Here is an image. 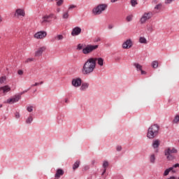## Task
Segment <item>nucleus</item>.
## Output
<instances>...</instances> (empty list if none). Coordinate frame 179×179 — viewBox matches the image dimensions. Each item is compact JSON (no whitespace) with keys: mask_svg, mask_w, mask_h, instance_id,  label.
<instances>
[{"mask_svg":"<svg viewBox=\"0 0 179 179\" xmlns=\"http://www.w3.org/2000/svg\"><path fill=\"white\" fill-rule=\"evenodd\" d=\"M96 63H95L93 57L87 59L82 69L83 75H90L93 73V72H94V69H96Z\"/></svg>","mask_w":179,"mask_h":179,"instance_id":"1","label":"nucleus"},{"mask_svg":"<svg viewBox=\"0 0 179 179\" xmlns=\"http://www.w3.org/2000/svg\"><path fill=\"white\" fill-rule=\"evenodd\" d=\"M159 125L153 124L148 128V133H147V138L149 139H153L156 138L157 135H159Z\"/></svg>","mask_w":179,"mask_h":179,"instance_id":"2","label":"nucleus"},{"mask_svg":"<svg viewBox=\"0 0 179 179\" xmlns=\"http://www.w3.org/2000/svg\"><path fill=\"white\" fill-rule=\"evenodd\" d=\"M97 48H99V45H87L83 48L82 52L84 55H89V54H92V52L97 50Z\"/></svg>","mask_w":179,"mask_h":179,"instance_id":"3","label":"nucleus"},{"mask_svg":"<svg viewBox=\"0 0 179 179\" xmlns=\"http://www.w3.org/2000/svg\"><path fill=\"white\" fill-rule=\"evenodd\" d=\"M107 4H99L96 7L92 9V13L93 15H95L96 16L99 15H101L106 9H107Z\"/></svg>","mask_w":179,"mask_h":179,"instance_id":"4","label":"nucleus"},{"mask_svg":"<svg viewBox=\"0 0 179 179\" xmlns=\"http://www.w3.org/2000/svg\"><path fill=\"white\" fill-rule=\"evenodd\" d=\"M178 150H177V149H176L175 148H169L165 150L164 153L168 160H173V159H174V156H173V154L178 153Z\"/></svg>","mask_w":179,"mask_h":179,"instance_id":"5","label":"nucleus"},{"mask_svg":"<svg viewBox=\"0 0 179 179\" xmlns=\"http://www.w3.org/2000/svg\"><path fill=\"white\" fill-rule=\"evenodd\" d=\"M51 19H57L55 14L51 13L50 15H45L42 17L41 20V24H45V23H51Z\"/></svg>","mask_w":179,"mask_h":179,"instance_id":"6","label":"nucleus"},{"mask_svg":"<svg viewBox=\"0 0 179 179\" xmlns=\"http://www.w3.org/2000/svg\"><path fill=\"white\" fill-rule=\"evenodd\" d=\"M153 16V13L152 12L145 13L141 18L140 19V23L143 24V23H146L147 20H149Z\"/></svg>","mask_w":179,"mask_h":179,"instance_id":"7","label":"nucleus"},{"mask_svg":"<svg viewBox=\"0 0 179 179\" xmlns=\"http://www.w3.org/2000/svg\"><path fill=\"white\" fill-rule=\"evenodd\" d=\"M15 16L17 19H22V17H24V16H26V11L23 8H17L15 10Z\"/></svg>","mask_w":179,"mask_h":179,"instance_id":"8","label":"nucleus"},{"mask_svg":"<svg viewBox=\"0 0 179 179\" xmlns=\"http://www.w3.org/2000/svg\"><path fill=\"white\" fill-rule=\"evenodd\" d=\"M34 37L37 40H43V38H45V37H47V31H38L34 35Z\"/></svg>","mask_w":179,"mask_h":179,"instance_id":"9","label":"nucleus"},{"mask_svg":"<svg viewBox=\"0 0 179 179\" xmlns=\"http://www.w3.org/2000/svg\"><path fill=\"white\" fill-rule=\"evenodd\" d=\"M20 100V95H15L12 98H10L6 100L5 103L7 104H15V103H17Z\"/></svg>","mask_w":179,"mask_h":179,"instance_id":"10","label":"nucleus"},{"mask_svg":"<svg viewBox=\"0 0 179 179\" xmlns=\"http://www.w3.org/2000/svg\"><path fill=\"white\" fill-rule=\"evenodd\" d=\"M132 45H134V43H132V40L127 39L126 41H124L122 43V48H124V50H129V48H132Z\"/></svg>","mask_w":179,"mask_h":179,"instance_id":"11","label":"nucleus"},{"mask_svg":"<svg viewBox=\"0 0 179 179\" xmlns=\"http://www.w3.org/2000/svg\"><path fill=\"white\" fill-rule=\"evenodd\" d=\"M47 50V47L45 46H42L36 50L35 52V57H41L43 55V52Z\"/></svg>","mask_w":179,"mask_h":179,"instance_id":"12","label":"nucleus"},{"mask_svg":"<svg viewBox=\"0 0 179 179\" xmlns=\"http://www.w3.org/2000/svg\"><path fill=\"white\" fill-rule=\"evenodd\" d=\"M80 33H82V29L79 27H76L72 29L71 36H73V37H75L76 36H79Z\"/></svg>","mask_w":179,"mask_h":179,"instance_id":"13","label":"nucleus"},{"mask_svg":"<svg viewBox=\"0 0 179 179\" xmlns=\"http://www.w3.org/2000/svg\"><path fill=\"white\" fill-rule=\"evenodd\" d=\"M11 89L9 85H5L0 87V93H2L3 96H6L7 93H9L10 92Z\"/></svg>","mask_w":179,"mask_h":179,"instance_id":"14","label":"nucleus"},{"mask_svg":"<svg viewBox=\"0 0 179 179\" xmlns=\"http://www.w3.org/2000/svg\"><path fill=\"white\" fill-rule=\"evenodd\" d=\"M72 85L73 86H74V87H79V86L82 85V79H80V78L73 79Z\"/></svg>","mask_w":179,"mask_h":179,"instance_id":"15","label":"nucleus"},{"mask_svg":"<svg viewBox=\"0 0 179 179\" xmlns=\"http://www.w3.org/2000/svg\"><path fill=\"white\" fill-rule=\"evenodd\" d=\"M93 59H94L95 64H96V62H97V64L98 65H99V66H104V59L101 57H93Z\"/></svg>","mask_w":179,"mask_h":179,"instance_id":"16","label":"nucleus"},{"mask_svg":"<svg viewBox=\"0 0 179 179\" xmlns=\"http://www.w3.org/2000/svg\"><path fill=\"white\" fill-rule=\"evenodd\" d=\"M64 170L62 169H57L56 174H55V178H59L61 176H64Z\"/></svg>","mask_w":179,"mask_h":179,"instance_id":"17","label":"nucleus"},{"mask_svg":"<svg viewBox=\"0 0 179 179\" xmlns=\"http://www.w3.org/2000/svg\"><path fill=\"white\" fill-rule=\"evenodd\" d=\"M55 40H56V41H62V40H64V35L62 34H57L55 36Z\"/></svg>","mask_w":179,"mask_h":179,"instance_id":"18","label":"nucleus"},{"mask_svg":"<svg viewBox=\"0 0 179 179\" xmlns=\"http://www.w3.org/2000/svg\"><path fill=\"white\" fill-rule=\"evenodd\" d=\"M160 145V141L159 140H155L153 141L152 143V147L156 149V148H159V146Z\"/></svg>","mask_w":179,"mask_h":179,"instance_id":"19","label":"nucleus"},{"mask_svg":"<svg viewBox=\"0 0 179 179\" xmlns=\"http://www.w3.org/2000/svg\"><path fill=\"white\" fill-rule=\"evenodd\" d=\"M89 87V83H84L82 84L80 87V90H86Z\"/></svg>","mask_w":179,"mask_h":179,"instance_id":"20","label":"nucleus"},{"mask_svg":"<svg viewBox=\"0 0 179 179\" xmlns=\"http://www.w3.org/2000/svg\"><path fill=\"white\" fill-rule=\"evenodd\" d=\"M139 43H141V44H147L148 41L146 40V38L141 36L139 38Z\"/></svg>","mask_w":179,"mask_h":179,"instance_id":"21","label":"nucleus"},{"mask_svg":"<svg viewBox=\"0 0 179 179\" xmlns=\"http://www.w3.org/2000/svg\"><path fill=\"white\" fill-rule=\"evenodd\" d=\"M171 170H173V168H169L167 169H166L164 172V177H167V176H169V174H170V171H171Z\"/></svg>","mask_w":179,"mask_h":179,"instance_id":"22","label":"nucleus"},{"mask_svg":"<svg viewBox=\"0 0 179 179\" xmlns=\"http://www.w3.org/2000/svg\"><path fill=\"white\" fill-rule=\"evenodd\" d=\"M80 164V162L79 161L76 162L73 166V169L76 170V169H78Z\"/></svg>","mask_w":179,"mask_h":179,"instance_id":"23","label":"nucleus"},{"mask_svg":"<svg viewBox=\"0 0 179 179\" xmlns=\"http://www.w3.org/2000/svg\"><path fill=\"white\" fill-rule=\"evenodd\" d=\"M33 122V116L30 115L28 118L26 120V124H31Z\"/></svg>","mask_w":179,"mask_h":179,"instance_id":"24","label":"nucleus"},{"mask_svg":"<svg viewBox=\"0 0 179 179\" xmlns=\"http://www.w3.org/2000/svg\"><path fill=\"white\" fill-rule=\"evenodd\" d=\"M134 66L136 68L137 71H141L142 70V65L138 64V63H134Z\"/></svg>","mask_w":179,"mask_h":179,"instance_id":"25","label":"nucleus"},{"mask_svg":"<svg viewBox=\"0 0 179 179\" xmlns=\"http://www.w3.org/2000/svg\"><path fill=\"white\" fill-rule=\"evenodd\" d=\"M63 19H69V11H66L62 15Z\"/></svg>","mask_w":179,"mask_h":179,"instance_id":"26","label":"nucleus"},{"mask_svg":"<svg viewBox=\"0 0 179 179\" xmlns=\"http://www.w3.org/2000/svg\"><path fill=\"white\" fill-rule=\"evenodd\" d=\"M152 68L156 69V68H157L159 66V62H157V61L152 62Z\"/></svg>","mask_w":179,"mask_h":179,"instance_id":"27","label":"nucleus"},{"mask_svg":"<svg viewBox=\"0 0 179 179\" xmlns=\"http://www.w3.org/2000/svg\"><path fill=\"white\" fill-rule=\"evenodd\" d=\"M178 122H179V115H177L176 116H175L173 120V124H178Z\"/></svg>","mask_w":179,"mask_h":179,"instance_id":"28","label":"nucleus"},{"mask_svg":"<svg viewBox=\"0 0 179 179\" xmlns=\"http://www.w3.org/2000/svg\"><path fill=\"white\" fill-rule=\"evenodd\" d=\"M6 76H1L0 78V83H6Z\"/></svg>","mask_w":179,"mask_h":179,"instance_id":"29","label":"nucleus"},{"mask_svg":"<svg viewBox=\"0 0 179 179\" xmlns=\"http://www.w3.org/2000/svg\"><path fill=\"white\" fill-rule=\"evenodd\" d=\"M131 6H136V5H138V1H136V0H131Z\"/></svg>","mask_w":179,"mask_h":179,"instance_id":"30","label":"nucleus"},{"mask_svg":"<svg viewBox=\"0 0 179 179\" xmlns=\"http://www.w3.org/2000/svg\"><path fill=\"white\" fill-rule=\"evenodd\" d=\"M77 50H78V51H80V50H83V44L79 43L77 45Z\"/></svg>","mask_w":179,"mask_h":179,"instance_id":"31","label":"nucleus"},{"mask_svg":"<svg viewBox=\"0 0 179 179\" xmlns=\"http://www.w3.org/2000/svg\"><path fill=\"white\" fill-rule=\"evenodd\" d=\"M148 31L150 33H152L153 31V27L152 25H150L147 27Z\"/></svg>","mask_w":179,"mask_h":179,"instance_id":"32","label":"nucleus"},{"mask_svg":"<svg viewBox=\"0 0 179 179\" xmlns=\"http://www.w3.org/2000/svg\"><path fill=\"white\" fill-rule=\"evenodd\" d=\"M33 61H34V58H33V57L28 58L26 59L25 63L29 64V62H33Z\"/></svg>","mask_w":179,"mask_h":179,"instance_id":"33","label":"nucleus"},{"mask_svg":"<svg viewBox=\"0 0 179 179\" xmlns=\"http://www.w3.org/2000/svg\"><path fill=\"white\" fill-rule=\"evenodd\" d=\"M34 107L32 106H27V110L28 113H31L33 111Z\"/></svg>","mask_w":179,"mask_h":179,"instance_id":"34","label":"nucleus"},{"mask_svg":"<svg viewBox=\"0 0 179 179\" xmlns=\"http://www.w3.org/2000/svg\"><path fill=\"white\" fill-rule=\"evenodd\" d=\"M64 3V0H58L57 2V6H61Z\"/></svg>","mask_w":179,"mask_h":179,"instance_id":"35","label":"nucleus"},{"mask_svg":"<svg viewBox=\"0 0 179 179\" xmlns=\"http://www.w3.org/2000/svg\"><path fill=\"white\" fill-rule=\"evenodd\" d=\"M150 160L152 163H155V160H156V158L155 157V155H152L150 156Z\"/></svg>","mask_w":179,"mask_h":179,"instance_id":"36","label":"nucleus"},{"mask_svg":"<svg viewBox=\"0 0 179 179\" xmlns=\"http://www.w3.org/2000/svg\"><path fill=\"white\" fill-rule=\"evenodd\" d=\"M103 169H107V167H108V162L104 161L103 164Z\"/></svg>","mask_w":179,"mask_h":179,"instance_id":"37","label":"nucleus"},{"mask_svg":"<svg viewBox=\"0 0 179 179\" xmlns=\"http://www.w3.org/2000/svg\"><path fill=\"white\" fill-rule=\"evenodd\" d=\"M155 9H157V10H160L162 9V3H159L155 7Z\"/></svg>","mask_w":179,"mask_h":179,"instance_id":"38","label":"nucleus"},{"mask_svg":"<svg viewBox=\"0 0 179 179\" xmlns=\"http://www.w3.org/2000/svg\"><path fill=\"white\" fill-rule=\"evenodd\" d=\"M126 20H127V22H131L132 20V16L131 15H129L127 17Z\"/></svg>","mask_w":179,"mask_h":179,"instance_id":"39","label":"nucleus"},{"mask_svg":"<svg viewBox=\"0 0 179 179\" xmlns=\"http://www.w3.org/2000/svg\"><path fill=\"white\" fill-rule=\"evenodd\" d=\"M116 150H117V152H121V150H122V147H121V145L117 146Z\"/></svg>","mask_w":179,"mask_h":179,"instance_id":"40","label":"nucleus"},{"mask_svg":"<svg viewBox=\"0 0 179 179\" xmlns=\"http://www.w3.org/2000/svg\"><path fill=\"white\" fill-rule=\"evenodd\" d=\"M75 8H76V6H75V5H71V6L69 7V10H72V9H75Z\"/></svg>","mask_w":179,"mask_h":179,"instance_id":"41","label":"nucleus"},{"mask_svg":"<svg viewBox=\"0 0 179 179\" xmlns=\"http://www.w3.org/2000/svg\"><path fill=\"white\" fill-rule=\"evenodd\" d=\"M174 0H166L165 3H171Z\"/></svg>","mask_w":179,"mask_h":179,"instance_id":"42","label":"nucleus"},{"mask_svg":"<svg viewBox=\"0 0 179 179\" xmlns=\"http://www.w3.org/2000/svg\"><path fill=\"white\" fill-rule=\"evenodd\" d=\"M38 85H40V83H36L35 84L31 85V87H34L35 86H38Z\"/></svg>","mask_w":179,"mask_h":179,"instance_id":"43","label":"nucleus"},{"mask_svg":"<svg viewBox=\"0 0 179 179\" xmlns=\"http://www.w3.org/2000/svg\"><path fill=\"white\" fill-rule=\"evenodd\" d=\"M15 118H20V114L19 113H15Z\"/></svg>","mask_w":179,"mask_h":179,"instance_id":"44","label":"nucleus"},{"mask_svg":"<svg viewBox=\"0 0 179 179\" xmlns=\"http://www.w3.org/2000/svg\"><path fill=\"white\" fill-rule=\"evenodd\" d=\"M17 73H18V75H23V71L22 70H18Z\"/></svg>","mask_w":179,"mask_h":179,"instance_id":"45","label":"nucleus"},{"mask_svg":"<svg viewBox=\"0 0 179 179\" xmlns=\"http://www.w3.org/2000/svg\"><path fill=\"white\" fill-rule=\"evenodd\" d=\"M172 167H173V169H176V167L179 168V164H176Z\"/></svg>","mask_w":179,"mask_h":179,"instance_id":"46","label":"nucleus"},{"mask_svg":"<svg viewBox=\"0 0 179 179\" xmlns=\"http://www.w3.org/2000/svg\"><path fill=\"white\" fill-rule=\"evenodd\" d=\"M113 27H114V26H113V24H109L108 27L109 30H111V29H113Z\"/></svg>","mask_w":179,"mask_h":179,"instance_id":"47","label":"nucleus"},{"mask_svg":"<svg viewBox=\"0 0 179 179\" xmlns=\"http://www.w3.org/2000/svg\"><path fill=\"white\" fill-rule=\"evenodd\" d=\"M141 75H146V71L141 70Z\"/></svg>","mask_w":179,"mask_h":179,"instance_id":"48","label":"nucleus"},{"mask_svg":"<svg viewBox=\"0 0 179 179\" xmlns=\"http://www.w3.org/2000/svg\"><path fill=\"white\" fill-rule=\"evenodd\" d=\"M170 169H172V170H171V171H172V173H176V170H174V167H170Z\"/></svg>","mask_w":179,"mask_h":179,"instance_id":"49","label":"nucleus"},{"mask_svg":"<svg viewBox=\"0 0 179 179\" xmlns=\"http://www.w3.org/2000/svg\"><path fill=\"white\" fill-rule=\"evenodd\" d=\"M118 0H110L112 3H115V2H117Z\"/></svg>","mask_w":179,"mask_h":179,"instance_id":"50","label":"nucleus"},{"mask_svg":"<svg viewBox=\"0 0 179 179\" xmlns=\"http://www.w3.org/2000/svg\"><path fill=\"white\" fill-rule=\"evenodd\" d=\"M107 171V169L106 168H104V170L102 173V176H103V174Z\"/></svg>","mask_w":179,"mask_h":179,"instance_id":"51","label":"nucleus"},{"mask_svg":"<svg viewBox=\"0 0 179 179\" xmlns=\"http://www.w3.org/2000/svg\"><path fill=\"white\" fill-rule=\"evenodd\" d=\"M3 20V18H2V16L0 15V23H2Z\"/></svg>","mask_w":179,"mask_h":179,"instance_id":"52","label":"nucleus"},{"mask_svg":"<svg viewBox=\"0 0 179 179\" xmlns=\"http://www.w3.org/2000/svg\"><path fill=\"white\" fill-rule=\"evenodd\" d=\"M170 178L171 179H177L175 176H171Z\"/></svg>","mask_w":179,"mask_h":179,"instance_id":"53","label":"nucleus"},{"mask_svg":"<svg viewBox=\"0 0 179 179\" xmlns=\"http://www.w3.org/2000/svg\"><path fill=\"white\" fill-rule=\"evenodd\" d=\"M57 10L58 13L61 12V9L60 8H57Z\"/></svg>","mask_w":179,"mask_h":179,"instance_id":"54","label":"nucleus"},{"mask_svg":"<svg viewBox=\"0 0 179 179\" xmlns=\"http://www.w3.org/2000/svg\"><path fill=\"white\" fill-rule=\"evenodd\" d=\"M43 83H44V82L41 81L39 83V85H43Z\"/></svg>","mask_w":179,"mask_h":179,"instance_id":"55","label":"nucleus"},{"mask_svg":"<svg viewBox=\"0 0 179 179\" xmlns=\"http://www.w3.org/2000/svg\"><path fill=\"white\" fill-rule=\"evenodd\" d=\"M3 106L2 104H0V108H2Z\"/></svg>","mask_w":179,"mask_h":179,"instance_id":"56","label":"nucleus"},{"mask_svg":"<svg viewBox=\"0 0 179 179\" xmlns=\"http://www.w3.org/2000/svg\"><path fill=\"white\" fill-rule=\"evenodd\" d=\"M66 101V103H68V99H66V101Z\"/></svg>","mask_w":179,"mask_h":179,"instance_id":"57","label":"nucleus"},{"mask_svg":"<svg viewBox=\"0 0 179 179\" xmlns=\"http://www.w3.org/2000/svg\"><path fill=\"white\" fill-rule=\"evenodd\" d=\"M154 2H155V3H156V0H154Z\"/></svg>","mask_w":179,"mask_h":179,"instance_id":"58","label":"nucleus"},{"mask_svg":"<svg viewBox=\"0 0 179 179\" xmlns=\"http://www.w3.org/2000/svg\"><path fill=\"white\" fill-rule=\"evenodd\" d=\"M51 1V2H52V1H54V0H50Z\"/></svg>","mask_w":179,"mask_h":179,"instance_id":"59","label":"nucleus"},{"mask_svg":"<svg viewBox=\"0 0 179 179\" xmlns=\"http://www.w3.org/2000/svg\"><path fill=\"white\" fill-rule=\"evenodd\" d=\"M56 1H58V0H56Z\"/></svg>","mask_w":179,"mask_h":179,"instance_id":"60","label":"nucleus"},{"mask_svg":"<svg viewBox=\"0 0 179 179\" xmlns=\"http://www.w3.org/2000/svg\"><path fill=\"white\" fill-rule=\"evenodd\" d=\"M0 38H1V36H0Z\"/></svg>","mask_w":179,"mask_h":179,"instance_id":"61","label":"nucleus"}]
</instances>
